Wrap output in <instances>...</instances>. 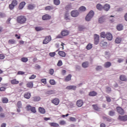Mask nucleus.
<instances>
[{
	"instance_id": "cd10ccee",
	"label": "nucleus",
	"mask_w": 127,
	"mask_h": 127,
	"mask_svg": "<svg viewBox=\"0 0 127 127\" xmlns=\"http://www.w3.org/2000/svg\"><path fill=\"white\" fill-rule=\"evenodd\" d=\"M49 124L51 127H59V124L56 123H49Z\"/></svg>"
},
{
	"instance_id": "393cba45",
	"label": "nucleus",
	"mask_w": 127,
	"mask_h": 127,
	"mask_svg": "<svg viewBox=\"0 0 127 127\" xmlns=\"http://www.w3.org/2000/svg\"><path fill=\"white\" fill-rule=\"evenodd\" d=\"M92 107L95 111H99L101 109L97 104L92 105Z\"/></svg>"
},
{
	"instance_id": "39448f33",
	"label": "nucleus",
	"mask_w": 127,
	"mask_h": 127,
	"mask_svg": "<svg viewBox=\"0 0 127 127\" xmlns=\"http://www.w3.org/2000/svg\"><path fill=\"white\" fill-rule=\"evenodd\" d=\"M117 112L121 116H124L125 115V110L121 107H117L116 108Z\"/></svg>"
},
{
	"instance_id": "f03ea898",
	"label": "nucleus",
	"mask_w": 127,
	"mask_h": 127,
	"mask_svg": "<svg viewBox=\"0 0 127 127\" xmlns=\"http://www.w3.org/2000/svg\"><path fill=\"white\" fill-rule=\"evenodd\" d=\"M69 33H70L69 31L67 30H63L61 33V35H59L57 36V38H63V36H67V35H69Z\"/></svg>"
},
{
	"instance_id": "4c0bfd02",
	"label": "nucleus",
	"mask_w": 127,
	"mask_h": 127,
	"mask_svg": "<svg viewBox=\"0 0 127 127\" xmlns=\"http://www.w3.org/2000/svg\"><path fill=\"white\" fill-rule=\"evenodd\" d=\"M34 7H35V6L32 4H29L27 6L28 9H29V10L33 9V8H34Z\"/></svg>"
},
{
	"instance_id": "20e7f679",
	"label": "nucleus",
	"mask_w": 127,
	"mask_h": 127,
	"mask_svg": "<svg viewBox=\"0 0 127 127\" xmlns=\"http://www.w3.org/2000/svg\"><path fill=\"white\" fill-rule=\"evenodd\" d=\"M52 38L51 36H46L44 40L43 41V44H47L49 43L51 41Z\"/></svg>"
},
{
	"instance_id": "4d7b16f0",
	"label": "nucleus",
	"mask_w": 127,
	"mask_h": 127,
	"mask_svg": "<svg viewBox=\"0 0 127 127\" xmlns=\"http://www.w3.org/2000/svg\"><path fill=\"white\" fill-rule=\"evenodd\" d=\"M106 92L107 93H110V92H112V88L110 87H106Z\"/></svg>"
},
{
	"instance_id": "aec40b11",
	"label": "nucleus",
	"mask_w": 127,
	"mask_h": 127,
	"mask_svg": "<svg viewBox=\"0 0 127 127\" xmlns=\"http://www.w3.org/2000/svg\"><path fill=\"white\" fill-rule=\"evenodd\" d=\"M71 78H72V75L68 74L65 77L64 82H69V81H71Z\"/></svg>"
},
{
	"instance_id": "a18cd8bd",
	"label": "nucleus",
	"mask_w": 127,
	"mask_h": 127,
	"mask_svg": "<svg viewBox=\"0 0 127 127\" xmlns=\"http://www.w3.org/2000/svg\"><path fill=\"white\" fill-rule=\"evenodd\" d=\"M30 112L33 113V114L36 113V108L35 107H32Z\"/></svg>"
},
{
	"instance_id": "0e129e2a",
	"label": "nucleus",
	"mask_w": 127,
	"mask_h": 127,
	"mask_svg": "<svg viewBox=\"0 0 127 127\" xmlns=\"http://www.w3.org/2000/svg\"><path fill=\"white\" fill-rule=\"evenodd\" d=\"M69 120L71 121V122H76V118L74 117H70Z\"/></svg>"
},
{
	"instance_id": "4be33fe9",
	"label": "nucleus",
	"mask_w": 127,
	"mask_h": 127,
	"mask_svg": "<svg viewBox=\"0 0 127 127\" xmlns=\"http://www.w3.org/2000/svg\"><path fill=\"white\" fill-rule=\"evenodd\" d=\"M111 8V6H110V4H105L104 6H103V9L104 10H106V11H108Z\"/></svg>"
},
{
	"instance_id": "f8f14e48",
	"label": "nucleus",
	"mask_w": 127,
	"mask_h": 127,
	"mask_svg": "<svg viewBox=\"0 0 127 127\" xmlns=\"http://www.w3.org/2000/svg\"><path fill=\"white\" fill-rule=\"evenodd\" d=\"M64 19L66 22H70L71 19L70 18V15L69 14V13H66L64 14Z\"/></svg>"
},
{
	"instance_id": "f3484780",
	"label": "nucleus",
	"mask_w": 127,
	"mask_h": 127,
	"mask_svg": "<svg viewBox=\"0 0 127 127\" xmlns=\"http://www.w3.org/2000/svg\"><path fill=\"white\" fill-rule=\"evenodd\" d=\"M58 54L61 56V57H66V53H65L63 51H59L58 52Z\"/></svg>"
},
{
	"instance_id": "58836bf2",
	"label": "nucleus",
	"mask_w": 127,
	"mask_h": 127,
	"mask_svg": "<svg viewBox=\"0 0 127 127\" xmlns=\"http://www.w3.org/2000/svg\"><path fill=\"white\" fill-rule=\"evenodd\" d=\"M100 36L102 37V38H106L107 34L105 33V32H102L100 34Z\"/></svg>"
},
{
	"instance_id": "9b49d317",
	"label": "nucleus",
	"mask_w": 127,
	"mask_h": 127,
	"mask_svg": "<svg viewBox=\"0 0 127 127\" xmlns=\"http://www.w3.org/2000/svg\"><path fill=\"white\" fill-rule=\"evenodd\" d=\"M83 105H84V102L83 101V100L79 99L77 101L76 106H77V107H78V108H81V107H82V106H83Z\"/></svg>"
},
{
	"instance_id": "603ef678",
	"label": "nucleus",
	"mask_w": 127,
	"mask_h": 127,
	"mask_svg": "<svg viewBox=\"0 0 127 127\" xmlns=\"http://www.w3.org/2000/svg\"><path fill=\"white\" fill-rule=\"evenodd\" d=\"M50 84H51V85H55V84H56V82H55V80H54V79H51L50 80Z\"/></svg>"
},
{
	"instance_id": "7c9ffc66",
	"label": "nucleus",
	"mask_w": 127,
	"mask_h": 127,
	"mask_svg": "<svg viewBox=\"0 0 127 127\" xmlns=\"http://www.w3.org/2000/svg\"><path fill=\"white\" fill-rule=\"evenodd\" d=\"M39 112L41 113V114H45V109L42 108V107H39Z\"/></svg>"
},
{
	"instance_id": "052dcab7",
	"label": "nucleus",
	"mask_w": 127,
	"mask_h": 127,
	"mask_svg": "<svg viewBox=\"0 0 127 127\" xmlns=\"http://www.w3.org/2000/svg\"><path fill=\"white\" fill-rule=\"evenodd\" d=\"M41 82H42V83H43V84H45V85L46 84V83H47L46 78L42 79L41 80Z\"/></svg>"
},
{
	"instance_id": "69168bd1",
	"label": "nucleus",
	"mask_w": 127,
	"mask_h": 127,
	"mask_svg": "<svg viewBox=\"0 0 127 127\" xmlns=\"http://www.w3.org/2000/svg\"><path fill=\"white\" fill-rule=\"evenodd\" d=\"M25 72L24 71H19L17 72V75H24Z\"/></svg>"
},
{
	"instance_id": "5701e85b",
	"label": "nucleus",
	"mask_w": 127,
	"mask_h": 127,
	"mask_svg": "<svg viewBox=\"0 0 127 127\" xmlns=\"http://www.w3.org/2000/svg\"><path fill=\"white\" fill-rule=\"evenodd\" d=\"M117 29L119 31H121L124 29V25L122 24H120L117 26Z\"/></svg>"
},
{
	"instance_id": "72a5a7b5",
	"label": "nucleus",
	"mask_w": 127,
	"mask_h": 127,
	"mask_svg": "<svg viewBox=\"0 0 127 127\" xmlns=\"http://www.w3.org/2000/svg\"><path fill=\"white\" fill-rule=\"evenodd\" d=\"M86 48L87 50H90V49L93 48V45L91 43H89L86 46Z\"/></svg>"
},
{
	"instance_id": "b1692460",
	"label": "nucleus",
	"mask_w": 127,
	"mask_h": 127,
	"mask_svg": "<svg viewBox=\"0 0 127 127\" xmlns=\"http://www.w3.org/2000/svg\"><path fill=\"white\" fill-rule=\"evenodd\" d=\"M33 101L34 102H39L40 100H41V98L39 96H35L32 98Z\"/></svg>"
},
{
	"instance_id": "49530a36",
	"label": "nucleus",
	"mask_w": 127,
	"mask_h": 127,
	"mask_svg": "<svg viewBox=\"0 0 127 127\" xmlns=\"http://www.w3.org/2000/svg\"><path fill=\"white\" fill-rule=\"evenodd\" d=\"M21 106H22L21 101H18L17 103V108H18V109H20V108H21Z\"/></svg>"
},
{
	"instance_id": "864d4df0",
	"label": "nucleus",
	"mask_w": 127,
	"mask_h": 127,
	"mask_svg": "<svg viewBox=\"0 0 127 127\" xmlns=\"http://www.w3.org/2000/svg\"><path fill=\"white\" fill-rule=\"evenodd\" d=\"M2 103H8V99L6 98H4L2 99Z\"/></svg>"
},
{
	"instance_id": "13d9d810",
	"label": "nucleus",
	"mask_w": 127,
	"mask_h": 127,
	"mask_svg": "<svg viewBox=\"0 0 127 127\" xmlns=\"http://www.w3.org/2000/svg\"><path fill=\"white\" fill-rule=\"evenodd\" d=\"M49 55L50 56H51V57H54V56L56 55V53L55 52L50 53Z\"/></svg>"
},
{
	"instance_id": "c03bdc74",
	"label": "nucleus",
	"mask_w": 127,
	"mask_h": 127,
	"mask_svg": "<svg viewBox=\"0 0 127 127\" xmlns=\"http://www.w3.org/2000/svg\"><path fill=\"white\" fill-rule=\"evenodd\" d=\"M79 10H80V11H85L86 7L82 6L80 7H79Z\"/></svg>"
},
{
	"instance_id": "c85d7f7f",
	"label": "nucleus",
	"mask_w": 127,
	"mask_h": 127,
	"mask_svg": "<svg viewBox=\"0 0 127 127\" xmlns=\"http://www.w3.org/2000/svg\"><path fill=\"white\" fill-rule=\"evenodd\" d=\"M96 7H97V9H98V10H102V9H103V8H104V6H103V5H102L100 3H98L97 4Z\"/></svg>"
},
{
	"instance_id": "6e6d98bb",
	"label": "nucleus",
	"mask_w": 127,
	"mask_h": 127,
	"mask_svg": "<svg viewBox=\"0 0 127 127\" xmlns=\"http://www.w3.org/2000/svg\"><path fill=\"white\" fill-rule=\"evenodd\" d=\"M14 6H14V5L12 4L11 3L9 5V9H10L11 10H12V9H13V8H14Z\"/></svg>"
},
{
	"instance_id": "4468645a",
	"label": "nucleus",
	"mask_w": 127,
	"mask_h": 127,
	"mask_svg": "<svg viewBox=\"0 0 127 127\" xmlns=\"http://www.w3.org/2000/svg\"><path fill=\"white\" fill-rule=\"evenodd\" d=\"M26 87L27 88H29L30 89L33 88V82L32 81L28 82L26 84Z\"/></svg>"
},
{
	"instance_id": "a878e982",
	"label": "nucleus",
	"mask_w": 127,
	"mask_h": 127,
	"mask_svg": "<svg viewBox=\"0 0 127 127\" xmlns=\"http://www.w3.org/2000/svg\"><path fill=\"white\" fill-rule=\"evenodd\" d=\"M82 66L83 68H88L89 67V63L88 62H84L82 63Z\"/></svg>"
},
{
	"instance_id": "c9c22d12",
	"label": "nucleus",
	"mask_w": 127,
	"mask_h": 127,
	"mask_svg": "<svg viewBox=\"0 0 127 127\" xmlns=\"http://www.w3.org/2000/svg\"><path fill=\"white\" fill-rule=\"evenodd\" d=\"M21 61L22 62H23L24 63H26V62L28 61V58L25 57L22 58L21 59Z\"/></svg>"
},
{
	"instance_id": "37998d69",
	"label": "nucleus",
	"mask_w": 127,
	"mask_h": 127,
	"mask_svg": "<svg viewBox=\"0 0 127 127\" xmlns=\"http://www.w3.org/2000/svg\"><path fill=\"white\" fill-rule=\"evenodd\" d=\"M54 3L56 5H59L60 4V0H54Z\"/></svg>"
},
{
	"instance_id": "bf43d9fd",
	"label": "nucleus",
	"mask_w": 127,
	"mask_h": 127,
	"mask_svg": "<svg viewBox=\"0 0 127 127\" xmlns=\"http://www.w3.org/2000/svg\"><path fill=\"white\" fill-rule=\"evenodd\" d=\"M49 73L50 74V75H53V74H54V69L51 68L49 70Z\"/></svg>"
},
{
	"instance_id": "f257e3e1",
	"label": "nucleus",
	"mask_w": 127,
	"mask_h": 127,
	"mask_svg": "<svg viewBox=\"0 0 127 127\" xmlns=\"http://www.w3.org/2000/svg\"><path fill=\"white\" fill-rule=\"evenodd\" d=\"M26 17L23 15H20L17 17L16 21L19 24H24L26 22Z\"/></svg>"
},
{
	"instance_id": "de8ad7c7",
	"label": "nucleus",
	"mask_w": 127,
	"mask_h": 127,
	"mask_svg": "<svg viewBox=\"0 0 127 127\" xmlns=\"http://www.w3.org/2000/svg\"><path fill=\"white\" fill-rule=\"evenodd\" d=\"M115 111H110L109 112V116H110V117H114V116H115Z\"/></svg>"
},
{
	"instance_id": "dca6fc26",
	"label": "nucleus",
	"mask_w": 127,
	"mask_h": 127,
	"mask_svg": "<svg viewBox=\"0 0 127 127\" xmlns=\"http://www.w3.org/2000/svg\"><path fill=\"white\" fill-rule=\"evenodd\" d=\"M123 41V39L122 38L118 37H117L115 39V42L116 43V44H120Z\"/></svg>"
},
{
	"instance_id": "1a4fd4ad",
	"label": "nucleus",
	"mask_w": 127,
	"mask_h": 127,
	"mask_svg": "<svg viewBox=\"0 0 127 127\" xmlns=\"http://www.w3.org/2000/svg\"><path fill=\"white\" fill-rule=\"evenodd\" d=\"M52 103L56 106H58V105H59V103H60V100H59V99L56 98L52 100Z\"/></svg>"
},
{
	"instance_id": "7ed1b4c3",
	"label": "nucleus",
	"mask_w": 127,
	"mask_h": 127,
	"mask_svg": "<svg viewBox=\"0 0 127 127\" xmlns=\"http://www.w3.org/2000/svg\"><path fill=\"white\" fill-rule=\"evenodd\" d=\"M94 11L91 10L86 16L85 20L86 21H90V20L92 19V18L93 17V16H94Z\"/></svg>"
},
{
	"instance_id": "ea45409f",
	"label": "nucleus",
	"mask_w": 127,
	"mask_h": 127,
	"mask_svg": "<svg viewBox=\"0 0 127 127\" xmlns=\"http://www.w3.org/2000/svg\"><path fill=\"white\" fill-rule=\"evenodd\" d=\"M107 44H108V43H107L106 42H105V41H102L101 42L100 45V46H106V45H107Z\"/></svg>"
},
{
	"instance_id": "a211bd4d",
	"label": "nucleus",
	"mask_w": 127,
	"mask_h": 127,
	"mask_svg": "<svg viewBox=\"0 0 127 127\" xmlns=\"http://www.w3.org/2000/svg\"><path fill=\"white\" fill-rule=\"evenodd\" d=\"M77 87L75 85H69L66 87V90H76Z\"/></svg>"
},
{
	"instance_id": "6e6552de",
	"label": "nucleus",
	"mask_w": 127,
	"mask_h": 127,
	"mask_svg": "<svg viewBox=\"0 0 127 127\" xmlns=\"http://www.w3.org/2000/svg\"><path fill=\"white\" fill-rule=\"evenodd\" d=\"M100 42V36L97 34L94 35V44L97 45Z\"/></svg>"
},
{
	"instance_id": "c756f323",
	"label": "nucleus",
	"mask_w": 127,
	"mask_h": 127,
	"mask_svg": "<svg viewBox=\"0 0 127 127\" xmlns=\"http://www.w3.org/2000/svg\"><path fill=\"white\" fill-rule=\"evenodd\" d=\"M24 5H25V2L23 1V2H21L19 5V9H22V8H23V7H24Z\"/></svg>"
},
{
	"instance_id": "ddd939ff",
	"label": "nucleus",
	"mask_w": 127,
	"mask_h": 127,
	"mask_svg": "<svg viewBox=\"0 0 127 127\" xmlns=\"http://www.w3.org/2000/svg\"><path fill=\"white\" fill-rule=\"evenodd\" d=\"M106 38L108 40H109L110 41L113 40V35L111 34V33H107L106 34Z\"/></svg>"
},
{
	"instance_id": "a19ab883",
	"label": "nucleus",
	"mask_w": 127,
	"mask_h": 127,
	"mask_svg": "<svg viewBox=\"0 0 127 127\" xmlns=\"http://www.w3.org/2000/svg\"><path fill=\"white\" fill-rule=\"evenodd\" d=\"M57 66H58L59 67H61V66H62V65H63V62H62V60H59L57 63Z\"/></svg>"
},
{
	"instance_id": "412c9836",
	"label": "nucleus",
	"mask_w": 127,
	"mask_h": 127,
	"mask_svg": "<svg viewBox=\"0 0 127 127\" xmlns=\"http://www.w3.org/2000/svg\"><path fill=\"white\" fill-rule=\"evenodd\" d=\"M120 79L124 82H127V76H126L125 75H121L120 76Z\"/></svg>"
},
{
	"instance_id": "3c124183",
	"label": "nucleus",
	"mask_w": 127,
	"mask_h": 127,
	"mask_svg": "<svg viewBox=\"0 0 127 127\" xmlns=\"http://www.w3.org/2000/svg\"><path fill=\"white\" fill-rule=\"evenodd\" d=\"M11 4H12L14 6H15L17 5V1H16V0H13Z\"/></svg>"
},
{
	"instance_id": "774afa93",
	"label": "nucleus",
	"mask_w": 127,
	"mask_h": 127,
	"mask_svg": "<svg viewBox=\"0 0 127 127\" xmlns=\"http://www.w3.org/2000/svg\"><path fill=\"white\" fill-rule=\"evenodd\" d=\"M0 59L2 60V59H4V55L3 54H0Z\"/></svg>"
},
{
	"instance_id": "338daca9",
	"label": "nucleus",
	"mask_w": 127,
	"mask_h": 127,
	"mask_svg": "<svg viewBox=\"0 0 127 127\" xmlns=\"http://www.w3.org/2000/svg\"><path fill=\"white\" fill-rule=\"evenodd\" d=\"M5 117V115H4V113H0V118L1 119H3Z\"/></svg>"
},
{
	"instance_id": "0eeeda50",
	"label": "nucleus",
	"mask_w": 127,
	"mask_h": 127,
	"mask_svg": "<svg viewBox=\"0 0 127 127\" xmlns=\"http://www.w3.org/2000/svg\"><path fill=\"white\" fill-rule=\"evenodd\" d=\"M42 19L43 20H50L51 19V16L48 14H46L42 16Z\"/></svg>"
},
{
	"instance_id": "5fc2aeb1",
	"label": "nucleus",
	"mask_w": 127,
	"mask_h": 127,
	"mask_svg": "<svg viewBox=\"0 0 127 127\" xmlns=\"http://www.w3.org/2000/svg\"><path fill=\"white\" fill-rule=\"evenodd\" d=\"M66 124V122L64 120H62L60 122V125L61 126H64V125Z\"/></svg>"
},
{
	"instance_id": "423d86ee",
	"label": "nucleus",
	"mask_w": 127,
	"mask_h": 127,
	"mask_svg": "<svg viewBox=\"0 0 127 127\" xmlns=\"http://www.w3.org/2000/svg\"><path fill=\"white\" fill-rule=\"evenodd\" d=\"M118 120L122 121V122H127V115L121 116L118 117Z\"/></svg>"
},
{
	"instance_id": "8fccbe9b",
	"label": "nucleus",
	"mask_w": 127,
	"mask_h": 127,
	"mask_svg": "<svg viewBox=\"0 0 127 127\" xmlns=\"http://www.w3.org/2000/svg\"><path fill=\"white\" fill-rule=\"evenodd\" d=\"M102 69H103V67L101 65H98L96 67V71H101V70H102Z\"/></svg>"
},
{
	"instance_id": "6ab92c4d",
	"label": "nucleus",
	"mask_w": 127,
	"mask_h": 127,
	"mask_svg": "<svg viewBox=\"0 0 127 127\" xmlns=\"http://www.w3.org/2000/svg\"><path fill=\"white\" fill-rule=\"evenodd\" d=\"M111 66H112V63L110 62H107L104 64V67L105 68H110Z\"/></svg>"
},
{
	"instance_id": "e433bc0d",
	"label": "nucleus",
	"mask_w": 127,
	"mask_h": 127,
	"mask_svg": "<svg viewBox=\"0 0 127 127\" xmlns=\"http://www.w3.org/2000/svg\"><path fill=\"white\" fill-rule=\"evenodd\" d=\"M32 108V106H31L30 105H28L26 107V110L28 112H30L31 111Z\"/></svg>"
},
{
	"instance_id": "79ce46f5",
	"label": "nucleus",
	"mask_w": 127,
	"mask_h": 127,
	"mask_svg": "<svg viewBox=\"0 0 127 127\" xmlns=\"http://www.w3.org/2000/svg\"><path fill=\"white\" fill-rule=\"evenodd\" d=\"M35 29L36 31H41V30H43V28L41 27H36Z\"/></svg>"
},
{
	"instance_id": "680f3d73",
	"label": "nucleus",
	"mask_w": 127,
	"mask_h": 127,
	"mask_svg": "<svg viewBox=\"0 0 127 127\" xmlns=\"http://www.w3.org/2000/svg\"><path fill=\"white\" fill-rule=\"evenodd\" d=\"M36 78V75H34V74L32 75L29 78V79L30 80H32L33 79H35Z\"/></svg>"
},
{
	"instance_id": "2f4dec72",
	"label": "nucleus",
	"mask_w": 127,
	"mask_h": 127,
	"mask_svg": "<svg viewBox=\"0 0 127 127\" xmlns=\"http://www.w3.org/2000/svg\"><path fill=\"white\" fill-rule=\"evenodd\" d=\"M24 97L25 98V99H30L31 94H30V93H26L24 94Z\"/></svg>"
},
{
	"instance_id": "2eb2a0df",
	"label": "nucleus",
	"mask_w": 127,
	"mask_h": 127,
	"mask_svg": "<svg viewBox=\"0 0 127 127\" xmlns=\"http://www.w3.org/2000/svg\"><path fill=\"white\" fill-rule=\"evenodd\" d=\"M97 95H98V93H97V92H96L95 91H90L88 94V95L90 97H95V96H97Z\"/></svg>"
},
{
	"instance_id": "473e14b6",
	"label": "nucleus",
	"mask_w": 127,
	"mask_h": 127,
	"mask_svg": "<svg viewBox=\"0 0 127 127\" xmlns=\"http://www.w3.org/2000/svg\"><path fill=\"white\" fill-rule=\"evenodd\" d=\"M105 20H106V19H105V17H101L100 18H99L98 20V22H99V23H103V22H105Z\"/></svg>"
},
{
	"instance_id": "09e8293b",
	"label": "nucleus",
	"mask_w": 127,
	"mask_h": 127,
	"mask_svg": "<svg viewBox=\"0 0 127 127\" xmlns=\"http://www.w3.org/2000/svg\"><path fill=\"white\" fill-rule=\"evenodd\" d=\"M9 44H14L15 43V40L14 39H10L8 41Z\"/></svg>"
},
{
	"instance_id": "9d476101",
	"label": "nucleus",
	"mask_w": 127,
	"mask_h": 127,
	"mask_svg": "<svg viewBox=\"0 0 127 127\" xmlns=\"http://www.w3.org/2000/svg\"><path fill=\"white\" fill-rule=\"evenodd\" d=\"M70 14L72 17H77L79 15V12L78 10H73L71 12Z\"/></svg>"
},
{
	"instance_id": "bb28decb",
	"label": "nucleus",
	"mask_w": 127,
	"mask_h": 127,
	"mask_svg": "<svg viewBox=\"0 0 127 127\" xmlns=\"http://www.w3.org/2000/svg\"><path fill=\"white\" fill-rule=\"evenodd\" d=\"M19 83V81L18 80H17L16 79H13V80H11V84H12V85L17 84Z\"/></svg>"
},
{
	"instance_id": "f704fd0d",
	"label": "nucleus",
	"mask_w": 127,
	"mask_h": 127,
	"mask_svg": "<svg viewBox=\"0 0 127 127\" xmlns=\"http://www.w3.org/2000/svg\"><path fill=\"white\" fill-rule=\"evenodd\" d=\"M54 7L52 6H48L45 8V10H52L54 9Z\"/></svg>"
},
{
	"instance_id": "e2e57ef3",
	"label": "nucleus",
	"mask_w": 127,
	"mask_h": 127,
	"mask_svg": "<svg viewBox=\"0 0 127 127\" xmlns=\"http://www.w3.org/2000/svg\"><path fill=\"white\" fill-rule=\"evenodd\" d=\"M107 101L109 103L111 102L112 101V99H111V98L109 96H106Z\"/></svg>"
}]
</instances>
